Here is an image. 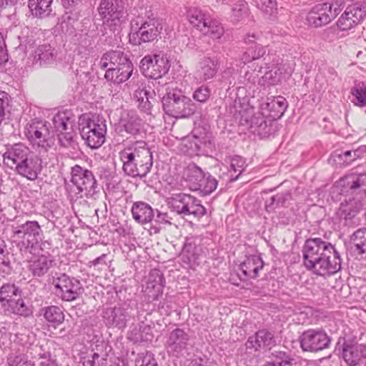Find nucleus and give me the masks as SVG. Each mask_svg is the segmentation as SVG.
I'll return each instance as SVG.
<instances>
[{"instance_id": "f257e3e1", "label": "nucleus", "mask_w": 366, "mask_h": 366, "mask_svg": "<svg viewBox=\"0 0 366 366\" xmlns=\"http://www.w3.org/2000/svg\"><path fill=\"white\" fill-rule=\"evenodd\" d=\"M302 254L303 265L316 275L330 277L342 269V259L335 246L321 238L307 239Z\"/></svg>"}, {"instance_id": "f03ea898", "label": "nucleus", "mask_w": 366, "mask_h": 366, "mask_svg": "<svg viewBox=\"0 0 366 366\" xmlns=\"http://www.w3.org/2000/svg\"><path fill=\"white\" fill-rule=\"evenodd\" d=\"M38 159L34 152L22 142L7 144L3 154L4 164L14 169L28 180L34 181L37 178L39 165Z\"/></svg>"}, {"instance_id": "7ed1b4c3", "label": "nucleus", "mask_w": 366, "mask_h": 366, "mask_svg": "<svg viewBox=\"0 0 366 366\" xmlns=\"http://www.w3.org/2000/svg\"><path fill=\"white\" fill-rule=\"evenodd\" d=\"M124 172L132 177H145L153 164L152 154L144 141L129 142L119 152Z\"/></svg>"}, {"instance_id": "20e7f679", "label": "nucleus", "mask_w": 366, "mask_h": 366, "mask_svg": "<svg viewBox=\"0 0 366 366\" xmlns=\"http://www.w3.org/2000/svg\"><path fill=\"white\" fill-rule=\"evenodd\" d=\"M79 131L85 144L92 149H97L105 142L106 120L96 114H82L79 118Z\"/></svg>"}, {"instance_id": "39448f33", "label": "nucleus", "mask_w": 366, "mask_h": 366, "mask_svg": "<svg viewBox=\"0 0 366 366\" xmlns=\"http://www.w3.org/2000/svg\"><path fill=\"white\" fill-rule=\"evenodd\" d=\"M190 24L204 35L214 40L219 41L224 34L222 24L212 19L210 14L199 8H191L187 11Z\"/></svg>"}, {"instance_id": "423d86ee", "label": "nucleus", "mask_w": 366, "mask_h": 366, "mask_svg": "<svg viewBox=\"0 0 366 366\" xmlns=\"http://www.w3.org/2000/svg\"><path fill=\"white\" fill-rule=\"evenodd\" d=\"M239 121L240 126L260 138L267 137L272 134L271 120H267L260 112L255 113L254 108L249 106L239 111Z\"/></svg>"}, {"instance_id": "0eeeda50", "label": "nucleus", "mask_w": 366, "mask_h": 366, "mask_svg": "<svg viewBox=\"0 0 366 366\" xmlns=\"http://www.w3.org/2000/svg\"><path fill=\"white\" fill-rule=\"evenodd\" d=\"M164 112L174 118H186L194 113L196 107L192 101L180 91L169 92L162 98Z\"/></svg>"}, {"instance_id": "6e6552de", "label": "nucleus", "mask_w": 366, "mask_h": 366, "mask_svg": "<svg viewBox=\"0 0 366 366\" xmlns=\"http://www.w3.org/2000/svg\"><path fill=\"white\" fill-rule=\"evenodd\" d=\"M24 134L33 146L36 147L40 152H46L54 144L49 124L45 121L31 119L27 123Z\"/></svg>"}, {"instance_id": "1a4fd4ad", "label": "nucleus", "mask_w": 366, "mask_h": 366, "mask_svg": "<svg viewBox=\"0 0 366 366\" xmlns=\"http://www.w3.org/2000/svg\"><path fill=\"white\" fill-rule=\"evenodd\" d=\"M345 6L343 0H335L315 5L307 14L306 20L309 25L320 27L331 22Z\"/></svg>"}, {"instance_id": "9d476101", "label": "nucleus", "mask_w": 366, "mask_h": 366, "mask_svg": "<svg viewBox=\"0 0 366 366\" xmlns=\"http://www.w3.org/2000/svg\"><path fill=\"white\" fill-rule=\"evenodd\" d=\"M170 62L164 54L146 55L140 61L141 72L147 78L159 79L169 71Z\"/></svg>"}, {"instance_id": "9b49d317", "label": "nucleus", "mask_w": 366, "mask_h": 366, "mask_svg": "<svg viewBox=\"0 0 366 366\" xmlns=\"http://www.w3.org/2000/svg\"><path fill=\"white\" fill-rule=\"evenodd\" d=\"M98 11L104 24L117 26L124 22L127 18L123 0H102Z\"/></svg>"}, {"instance_id": "f8f14e48", "label": "nucleus", "mask_w": 366, "mask_h": 366, "mask_svg": "<svg viewBox=\"0 0 366 366\" xmlns=\"http://www.w3.org/2000/svg\"><path fill=\"white\" fill-rule=\"evenodd\" d=\"M300 347L303 351L317 352L330 347L331 338L323 330L310 329L305 331L299 337Z\"/></svg>"}, {"instance_id": "ddd939ff", "label": "nucleus", "mask_w": 366, "mask_h": 366, "mask_svg": "<svg viewBox=\"0 0 366 366\" xmlns=\"http://www.w3.org/2000/svg\"><path fill=\"white\" fill-rule=\"evenodd\" d=\"M51 284L56 289V293L64 301L71 302L76 300L82 292L81 282L79 280L66 274H60L53 277Z\"/></svg>"}, {"instance_id": "4468645a", "label": "nucleus", "mask_w": 366, "mask_h": 366, "mask_svg": "<svg viewBox=\"0 0 366 366\" xmlns=\"http://www.w3.org/2000/svg\"><path fill=\"white\" fill-rule=\"evenodd\" d=\"M162 25L159 19L148 18L138 29L130 34V41L134 45H141L143 43L152 42L157 39L161 34Z\"/></svg>"}, {"instance_id": "2eb2a0df", "label": "nucleus", "mask_w": 366, "mask_h": 366, "mask_svg": "<svg viewBox=\"0 0 366 366\" xmlns=\"http://www.w3.org/2000/svg\"><path fill=\"white\" fill-rule=\"evenodd\" d=\"M13 234L21 239V246L25 249L34 247L43 238L42 230L36 221H27L14 228Z\"/></svg>"}, {"instance_id": "dca6fc26", "label": "nucleus", "mask_w": 366, "mask_h": 366, "mask_svg": "<svg viewBox=\"0 0 366 366\" xmlns=\"http://www.w3.org/2000/svg\"><path fill=\"white\" fill-rule=\"evenodd\" d=\"M366 16V4L356 3L346 7L338 19L337 27L342 31H347L361 24Z\"/></svg>"}, {"instance_id": "f3484780", "label": "nucleus", "mask_w": 366, "mask_h": 366, "mask_svg": "<svg viewBox=\"0 0 366 366\" xmlns=\"http://www.w3.org/2000/svg\"><path fill=\"white\" fill-rule=\"evenodd\" d=\"M190 336L181 328L172 330L167 337L166 348L167 352L174 357L182 356L188 350Z\"/></svg>"}, {"instance_id": "a211bd4d", "label": "nucleus", "mask_w": 366, "mask_h": 366, "mask_svg": "<svg viewBox=\"0 0 366 366\" xmlns=\"http://www.w3.org/2000/svg\"><path fill=\"white\" fill-rule=\"evenodd\" d=\"M220 66L217 56H204L198 63L195 78L206 81L213 79L217 74Z\"/></svg>"}, {"instance_id": "6ab92c4d", "label": "nucleus", "mask_w": 366, "mask_h": 366, "mask_svg": "<svg viewBox=\"0 0 366 366\" xmlns=\"http://www.w3.org/2000/svg\"><path fill=\"white\" fill-rule=\"evenodd\" d=\"M276 345L274 334L267 330H258L253 336L249 337L245 342L247 349L259 351L261 349H271Z\"/></svg>"}, {"instance_id": "aec40b11", "label": "nucleus", "mask_w": 366, "mask_h": 366, "mask_svg": "<svg viewBox=\"0 0 366 366\" xmlns=\"http://www.w3.org/2000/svg\"><path fill=\"white\" fill-rule=\"evenodd\" d=\"M104 317L107 326L122 330L126 327L130 315L127 309L122 307H115L107 309Z\"/></svg>"}, {"instance_id": "412c9836", "label": "nucleus", "mask_w": 366, "mask_h": 366, "mask_svg": "<svg viewBox=\"0 0 366 366\" xmlns=\"http://www.w3.org/2000/svg\"><path fill=\"white\" fill-rule=\"evenodd\" d=\"M183 178L189 183H217L209 172H204L194 163H190L184 169Z\"/></svg>"}, {"instance_id": "4be33fe9", "label": "nucleus", "mask_w": 366, "mask_h": 366, "mask_svg": "<svg viewBox=\"0 0 366 366\" xmlns=\"http://www.w3.org/2000/svg\"><path fill=\"white\" fill-rule=\"evenodd\" d=\"M127 54L121 50H111L103 54L99 66L102 69L110 66H120L122 65L132 64Z\"/></svg>"}, {"instance_id": "5701e85b", "label": "nucleus", "mask_w": 366, "mask_h": 366, "mask_svg": "<svg viewBox=\"0 0 366 366\" xmlns=\"http://www.w3.org/2000/svg\"><path fill=\"white\" fill-rule=\"evenodd\" d=\"M132 71V64L120 66H110L106 71L104 77L107 80L119 84L126 81L131 76Z\"/></svg>"}, {"instance_id": "b1692460", "label": "nucleus", "mask_w": 366, "mask_h": 366, "mask_svg": "<svg viewBox=\"0 0 366 366\" xmlns=\"http://www.w3.org/2000/svg\"><path fill=\"white\" fill-rule=\"evenodd\" d=\"M189 144V149L192 150L191 155H207L214 149V141L207 136L202 138L194 137Z\"/></svg>"}, {"instance_id": "393cba45", "label": "nucleus", "mask_w": 366, "mask_h": 366, "mask_svg": "<svg viewBox=\"0 0 366 366\" xmlns=\"http://www.w3.org/2000/svg\"><path fill=\"white\" fill-rule=\"evenodd\" d=\"M142 127V120L134 112H130L127 117L122 119L119 123V132L124 131L126 133L136 136L140 133Z\"/></svg>"}, {"instance_id": "a878e982", "label": "nucleus", "mask_w": 366, "mask_h": 366, "mask_svg": "<svg viewBox=\"0 0 366 366\" xmlns=\"http://www.w3.org/2000/svg\"><path fill=\"white\" fill-rule=\"evenodd\" d=\"M53 261L45 255L33 257L28 264V269L34 277L44 276L52 265Z\"/></svg>"}, {"instance_id": "bb28decb", "label": "nucleus", "mask_w": 366, "mask_h": 366, "mask_svg": "<svg viewBox=\"0 0 366 366\" xmlns=\"http://www.w3.org/2000/svg\"><path fill=\"white\" fill-rule=\"evenodd\" d=\"M132 217L136 222L144 224L150 222L154 218L152 207L144 202H136L132 207Z\"/></svg>"}, {"instance_id": "cd10ccee", "label": "nucleus", "mask_w": 366, "mask_h": 366, "mask_svg": "<svg viewBox=\"0 0 366 366\" xmlns=\"http://www.w3.org/2000/svg\"><path fill=\"white\" fill-rule=\"evenodd\" d=\"M263 267L262 258L257 255H252L240 264V269L245 277L254 279L258 276L259 271L262 269Z\"/></svg>"}, {"instance_id": "c85d7f7f", "label": "nucleus", "mask_w": 366, "mask_h": 366, "mask_svg": "<svg viewBox=\"0 0 366 366\" xmlns=\"http://www.w3.org/2000/svg\"><path fill=\"white\" fill-rule=\"evenodd\" d=\"M200 236H189L185 238L182 252L187 254L189 261H195L203 252Z\"/></svg>"}, {"instance_id": "c756f323", "label": "nucleus", "mask_w": 366, "mask_h": 366, "mask_svg": "<svg viewBox=\"0 0 366 366\" xmlns=\"http://www.w3.org/2000/svg\"><path fill=\"white\" fill-rule=\"evenodd\" d=\"M56 56V51L50 44H42L35 49L34 60L39 66H44L52 64Z\"/></svg>"}, {"instance_id": "7c9ffc66", "label": "nucleus", "mask_w": 366, "mask_h": 366, "mask_svg": "<svg viewBox=\"0 0 366 366\" xmlns=\"http://www.w3.org/2000/svg\"><path fill=\"white\" fill-rule=\"evenodd\" d=\"M52 0H29L28 6L33 16L45 18L52 14Z\"/></svg>"}, {"instance_id": "2f4dec72", "label": "nucleus", "mask_w": 366, "mask_h": 366, "mask_svg": "<svg viewBox=\"0 0 366 366\" xmlns=\"http://www.w3.org/2000/svg\"><path fill=\"white\" fill-rule=\"evenodd\" d=\"M287 108V100L279 96L266 103L265 109L269 112V116L274 120L282 117Z\"/></svg>"}, {"instance_id": "473e14b6", "label": "nucleus", "mask_w": 366, "mask_h": 366, "mask_svg": "<svg viewBox=\"0 0 366 366\" xmlns=\"http://www.w3.org/2000/svg\"><path fill=\"white\" fill-rule=\"evenodd\" d=\"M342 357L350 366H355L359 363L360 357V345H355L344 342L342 345Z\"/></svg>"}, {"instance_id": "72a5a7b5", "label": "nucleus", "mask_w": 366, "mask_h": 366, "mask_svg": "<svg viewBox=\"0 0 366 366\" xmlns=\"http://www.w3.org/2000/svg\"><path fill=\"white\" fill-rule=\"evenodd\" d=\"M16 297H21V290L14 284H4L1 287L0 302L2 307H6Z\"/></svg>"}, {"instance_id": "f704fd0d", "label": "nucleus", "mask_w": 366, "mask_h": 366, "mask_svg": "<svg viewBox=\"0 0 366 366\" xmlns=\"http://www.w3.org/2000/svg\"><path fill=\"white\" fill-rule=\"evenodd\" d=\"M350 99L351 102L356 107H366V84L362 82L355 84L350 89Z\"/></svg>"}, {"instance_id": "c9c22d12", "label": "nucleus", "mask_w": 366, "mask_h": 366, "mask_svg": "<svg viewBox=\"0 0 366 366\" xmlns=\"http://www.w3.org/2000/svg\"><path fill=\"white\" fill-rule=\"evenodd\" d=\"M9 313L14 314L24 317H29L32 314L31 309L28 307L24 300L19 297L17 300L14 299L4 307Z\"/></svg>"}, {"instance_id": "e433bc0d", "label": "nucleus", "mask_w": 366, "mask_h": 366, "mask_svg": "<svg viewBox=\"0 0 366 366\" xmlns=\"http://www.w3.org/2000/svg\"><path fill=\"white\" fill-rule=\"evenodd\" d=\"M340 182H346V183H365L366 172L364 166L360 164L350 169L347 173L342 177Z\"/></svg>"}, {"instance_id": "4c0bfd02", "label": "nucleus", "mask_w": 366, "mask_h": 366, "mask_svg": "<svg viewBox=\"0 0 366 366\" xmlns=\"http://www.w3.org/2000/svg\"><path fill=\"white\" fill-rule=\"evenodd\" d=\"M267 69H271L264 74V78L268 84L272 85L277 84L281 80L285 77V74H290L287 72L285 65L277 64L275 66H267Z\"/></svg>"}, {"instance_id": "58836bf2", "label": "nucleus", "mask_w": 366, "mask_h": 366, "mask_svg": "<svg viewBox=\"0 0 366 366\" xmlns=\"http://www.w3.org/2000/svg\"><path fill=\"white\" fill-rule=\"evenodd\" d=\"M182 215H193L194 217H202L206 213V209L201 204L200 201L189 194Z\"/></svg>"}, {"instance_id": "ea45409f", "label": "nucleus", "mask_w": 366, "mask_h": 366, "mask_svg": "<svg viewBox=\"0 0 366 366\" xmlns=\"http://www.w3.org/2000/svg\"><path fill=\"white\" fill-rule=\"evenodd\" d=\"M71 183H96L97 181L94 179L92 172L84 169L79 165L74 166L71 169Z\"/></svg>"}, {"instance_id": "a19ab883", "label": "nucleus", "mask_w": 366, "mask_h": 366, "mask_svg": "<svg viewBox=\"0 0 366 366\" xmlns=\"http://www.w3.org/2000/svg\"><path fill=\"white\" fill-rule=\"evenodd\" d=\"M355 251L359 254H366V227L360 228L351 236Z\"/></svg>"}, {"instance_id": "79ce46f5", "label": "nucleus", "mask_w": 366, "mask_h": 366, "mask_svg": "<svg viewBox=\"0 0 366 366\" xmlns=\"http://www.w3.org/2000/svg\"><path fill=\"white\" fill-rule=\"evenodd\" d=\"M189 194L184 193L176 194L172 197L168 198L167 204L169 207L179 214H183L185 205L189 199Z\"/></svg>"}, {"instance_id": "37998d69", "label": "nucleus", "mask_w": 366, "mask_h": 366, "mask_svg": "<svg viewBox=\"0 0 366 366\" xmlns=\"http://www.w3.org/2000/svg\"><path fill=\"white\" fill-rule=\"evenodd\" d=\"M230 170L231 172L233 171L234 173H237L235 175L231 174L230 182H234L238 179L239 176L244 172L246 168L245 159L241 156L235 155L229 158Z\"/></svg>"}, {"instance_id": "c03bdc74", "label": "nucleus", "mask_w": 366, "mask_h": 366, "mask_svg": "<svg viewBox=\"0 0 366 366\" xmlns=\"http://www.w3.org/2000/svg\"><path fill=\"white\" fill-rule=\"evenodd\" d=\"M44 316L48 322L54 324H60L64 320V315L61 309L57 306L46 307L44 309Z\"/></svg>"}, {"instance_id": "a18cd8bd", "label": "nucleus", "mask_w": 366, "mask_h": 366, "mask_svg": "<svg viewBox=\"0 0 366 366\" xmlns=\"http://www.w3.org/2000/svg\"><path fill=\"white\" fill-rule=\"evenodd\" d=\"M248 5L244 1H239L232 8V17L233 21H239L244 19L248 14Z\"/></svg>"}, {"instance_id": "49530a36", "label": "nucleus", "mask_w": 366, "mask_h": 366, "mask_svg": "<svg viewBox=\"0 0 366 366\" xmlns=\"http://www.w3.org/2000/svg\"><path fill=\"white\" fill-rule=\"evenodd\" d=\"M9 366H34L32 360H29L24 354H14L8 357Z\"/></svg>"}, {"instance_id": "de8ad7c7", "label": "nucleus", "mask_w": 366, "mask_h": 366, "mask_svg": "<svg viewBox=\"0 0 366 366\" xmlns=\"http://www.w3.org/2000/svg\"><path fill=\"white\" fill-rule=\"evenodd\" d=\"M139 102V108L147 114H151L152 104L149 100V93L147 90H141L137 92L136 94Z\"/></svg>"}, {"instance_id": "09e8293b", "label": "nucleus", "mask_w": 366, "mask_h": 366, "mask_svg": "<svg viewBox=\"0 0 366 366\" xmlns=\"http://www.w3.org/2000/svg\"><path fill=\"white\" fill-rule=\"evenodd\" d=\"M265 53L266 49L262 45V44H256L254 49L251 51V54L248 51L244 53L242 61L246 64V62H249L264 56Z\"/></svg>"}, {"instance_id": "8fccbe9b", "label": "nucleus", "mask_w": 366, "mask_h": 366, "mask_svg": "<svg viewBox=\"0 0 366 366\" xmlns=\"http://www.w3.org/2000/svg\"><path fill=\"white\" fill-rule=\"evenodd\" d=\"M86 184H66V189L72 198L88 197L89 194L86 192V188L83 187Z\"/></svg>"}, {"instance_id": "3c124183", "label": "nucleus", "mask_w": 366, "mask_h": 366, "mask_svg": "<svg viewBox=\"0 0 366 366\" xmlns=\"http://www.w3.org/2000/svg\"><path fill=\"white\" fill-rule=\"evenodd\" d=\"M69 122V119L65 114H59L54 116L53 119L54 127L59 134L70 130L68 127Z\"/></svg>"}, {"instance_id": "603ef678", "label": "nucleus", "mask_w": 366, "mask_h": 366, "mask_svg": "<svg viewBox=\"0 0 366 366\" xmlns=\"http://www.w3.org/2000/svg\"><path fill=\"white\" fill-rule=\"evenodd\" d=\"M82 363L84 366H107V360L94 352L91 356L84 357Z\"/></svg>"}, {"instance_id": "864d4df0", "label": "nucleus", "mask_w": 366, "mask_h": 366, "mask_svg": "<svg viewBox=\"0 0 366 366\" xmlns=\"http://www.w3.org/2000/svg\"><path fill=\"white\" fill-rule=\"evenodd\" d=\"M256 6L264 13L272 14L277 9V2L275 0H255Z\"/></svg>"}, {"instance_id": "5fc2aeb1", "label": "nucleus", "mask_w": 366, "mask_h": 366, "mask_svg": "<svg viewBox=\"0 0 366 366\" xmlns=\"http://www.w3.org/2000/svg\"><path fill=\"white\" fill-rule=\"evenodd\" d=\"M211 95L210 89L205 85L198 87L193 93V99L200 103H205Z\"/></svg>"}, {"instance_id": "6e6d98bb", "label": "nucleus", "mask_w": 366, "mask_h": 366, "mask_svg": "<svg viewBox=\"0 0 366 366\" xmlns=\"http://www.w3.org/2000/svg\"><path fill=\"white\" fill-rule=\"evenodd\" d=\"M58 137L61 146L66 148L73 146L74 141L71 127H70V130L59 134Z\"/></svg>"}, {"instance_id": "4d7b16f0", "label": "nucleus", "mask_w": 366, "mask_h": 366, "mask_svg": "<svg viewBox=\"0 0 366 366\" xmlns=\"http://www.w3.org/2000/svg\"><path fill=\"white\" fill-rule=\"evenodd\" d=\"M271 357V362H279L281 364H284L285 362H286L287 364L292 365V359L286 352L275 350L272 352Z\"/></svg>"}, {"instance_id": "13d9d810", "label": "nucleus", "mask_w": 366, "mask_h": 366, "mask_svg": "<svg viewBox=\"0 0 366 366\" xmlns=\"http://www.w3.org/2000/svg\"><path fill=\"white\" fill-rule=\"evenodd\" d=\"M217 184H192L190 189L198 191L200 196L204 197L210 194L217 189Z\"/></svg>"}, {"instance_id": "bf43d9fd", "label": "nucleus", "mask_w": 366, "mask_h": 366, "mask_svg": "<svg viewBox=\"0 0 366 366\" xmlns=\"http://www.w3.org/2000/svg\"><path fill=\"white\" fill-rule=\"evenodd\" d=\"M152 277H154V283H151L153 288H155L157 285H159L160 287H163L164 278L162 274H161L159 270H154L149 274V280Z\"/></svg>"}, {"instance_id": "052dcab7", "label": "nucleus", "mask_w": 366, "mask_h": 366, "mask_svg": "<svg viewBox=\"0 0 366 366\" xmlns=\"http://www.w3.org/2000/svg\"><path fill=\"white\" fill-rule=\"evenodd\" d=\"M261 36L262 35H260V34H254V33L248 34L245 36V37L244 39V43L246 44L251 45V46L252 47L253 44L254 46L256 44H259L257 43V41L262 42Z\"/></svg>"}, {"instance_id": "680f3d73", "label": "nucleus", "mask_w": 366, "mask_h": 366, "mask_svg": "<svg viewBox=\"0 0 366 366\" xmlns=\"http://www.w3.org/2000/svg\"><path fill=\"white\" fill-rule=\"evenodd\" d=\"M365 152L363 149L362 146H360L358 148L352 151V159L348 162H345L343 161V164H345L346 166L350 164L352 162L355 161L357 159L362 158L365 155Z\"/></svg>"}, {"instance_id": "e2e57ef3", "label": "nucleus", "mask_w": 366, "mask_h": 366, "mask_svg": "<svg viewBox=\"0 0 366 366\" xmlns=\"http://www.w3.org/2000/svg\"><path fill=\"white\" fill-rule=\"evenodd\" d=\"M365 152L363 149L362 146H360L358 148L352 151V159L348 162H345L343 161V164H345L346 166L350 164L352 162L355 161L357 159L362 158L365 155Z\"/></svg>"}, {"instance_id": "0e129e2a", "label": "nucleus", "mask_w": 366, "mask_h": 366, "mask_svg": "<svg viewBox=\"0 0 366 366\" xmlns=\"http://www.w3.org/2000/svg\"><path fill=\"white\" fill-rule=\"evenodd\" d=\"M287 199V194H277L271 197L272 204H283Z\"/></svg>"}, {"instance_id": "69168bd1", "label": "nucleus", "mask_w": 366, "mask_h": 366, "mask_svg": "<svg viewBox=\"0 0 366 366\" xmlns=\"http://www.w3.org/2000/svg\"><path fill=\"white\" fill-rule=\"evenodd\" d=\"M157 220L160 223L171 224L170 221L168 219V215L167 213H162L158 212L157 215Z\"/></svg>"}, {"instance_id": "338daca9", "label": "nucleus", "mask_w": 366, "mask_h": 366, "mask_svg": "<svg viewBox=\"0 0 366 366\" xmlns=\"http://www.w3.org/2000/svg\"><path fill=\"white\" fill-rule=\"evenodd\" d=\"M106 254H104L98 257H97L96 259H94V260L92 261H90L89 263V267H92V266H96L99 264H105V262H104V258L106 257Z\"/></svg>"}, {"instance_id": "774afa93", "label": "nucleus", "mask_w": 366, "mask_h": 366, "mask_svg": "<svg viewBox=\"0 0 366 366\" xmlns=\"http://www.w3.org/2000/svg\"><path fill=\"white\" fill-rule=\"evenodd\" d=\"M66 9L73 8L78 4L79 0H61Z\"/></svg>"}]
</instances>
